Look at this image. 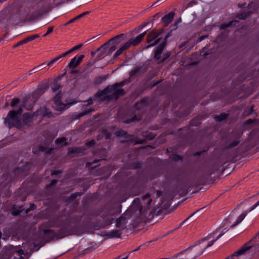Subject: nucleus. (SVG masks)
I'll return each instance as SVG.
<instances>
[{"label":"nucleus","instance_id":"f257e3e1","mask_svg":"<svg viewBox=\"0 0 259 259\" xmlns=\"http://www.w3.org/2000/svg\"><path fill=\"white\" fill-rule=\"evenodd\" d=\"M64 3V0H36L27 8V16L31 20L37 19Z\"/></svg>","mask_w":259,"mask_h":259},{"label":"nucleus","instance_id":"f03ea898","mask_svg":"<svg viewBox=\"0 0 259 259\" xmlns=\"http://www.w3.org/2000/svg\"><path fill=\"white\" fill-rule=\"evenodd\" d=\"M44 232V239L47 242H50L54 239L58 240L69 235L77 234L79 227L77 225L72 226L69 222L66 221L57 232L52 229H45Z\"/></svg>","mask_w":259,"mask_h":259},{"label":"nucleus","instance_id":"7ed1b4c3","mask_svg":"<svg viewBox=\"0 0 259 259\" xmlns=\"http://www.w3.org/2000/svg\"><path fill=\"white\" fill-rule=\"evenodd\" d=\"M125 92L123 89L113 85L107 86L104 90L98 91L95 95V98H99L100 101L110 102L113 99L117 100L120 96H123Z\"/></svg>","mask_w":259,"mask_h":259},{"label":"nucleus","instance_id":"20e7f679","mask_svg":"<svg viewBox=\"0 0 259 259\" xmlns=\"http://www.w3.org/2000/svg\"><path fill=\"white\" fill-rule=\"evenodd\" d=\"M22 107L25 108L28 110H32L33 105H30L27 108L25 105H21L17 110H10L5 118V123L9 128L13 127L19 129L21 128L20 119L23 112Z\"/></svg>","mask_w":259,"mask_h":259},{"label":"nucleus","instance_id":"39448f33","mask_svg":"<svg viewBox=\"0 0 259 259\" xmlns=\"http://www.w3.org/2000/svg\"><path fill=\"white\" fill-rule=\"evenodd\" d=\"M128 214L131 215L132 217H136L137 223H140L145 220L147 212L146 210L143 209L139 198H136L130 207L126 210L125 214Z\"/></svg>","mask_w":259,"mask_h":259},{"label":"nucleus","instance_id":"423d86ee","mask_svg":"<svg viewBox=\"0 0 259 259\" xmlns=\"http://www.w3.org/2000/svg\"><path fill=\"white\" fill-rule=\"evenodd\" d=\"M51 114L52 113L51 112H49L45 108H40L39 110H37L36 112H33V113H24L20 119L21 128L25 126H30L32 123L33 118L35 117H37L39 115H42V116H47L48 117H51Z\"/></svg>","mask_w":259,"mask_h":259},{"label":"nucleus","instance_id":"0eeeda50","mask_svg":"<svg viewBox=\"0 0 259 259\" xmlns=\"http://www.w3.org/2000/svg\"><path fill=\"white\" fill-rule=\"evenodd\" d=\"M146 34V31H145L136 37H132L130 38L127 41L123 44L121 47L118 49L116 52L114 54L113 57V58H116L120 55L124 51L127 50L130 48L131 46H137L139 45V44L142 41V40L144 39L145 35Z\"/></svg>","mask_w":259,"mask_h":259},{"label":"nucleus","instance_id":"6e6552de","mask_svg":"<svg viewBox=\"0 0 259 259\" xmlns=\"http://www.w3.org/2000/svg\"><path fill=\"white\" fill-rule=\"evenodd\" d=\"M162 31L163 29H153L147 34L146 41L148 45L146 47V49L154 47L160 42L161 38H158V36Z\"/></svg>","mask_w":259,"mask_h":259},{"label":"nucleus","instance_id":"1a4fd4ad","mask_svg":"<svg viewBox=\"0 0 259 259\" xmlns=\"http://www.w3.org/2000/svg\"><path fill=\"white\" fill-rule=\"evenodd\" d=\"M131 217V215L125 214V212L124 214H123L121 217L118 218L116 221L115 226L117 228H119L122 230L126 228V225L127 223L126 221L127 218H129Z\"/></svg>","mask_w":259,"mask_h":259},{"label":"nucleus","instance_id":"9d476101","mask_svg":"<svg viewBox=\"0 0 259 259\" xmlns=\"http://www.w3.org/2000/svg\"><path fill=\"white\" fill-rule=\"evenodd\" d=\"M55 104V108L56 110L61 111L65 108V105L61 101V94L60 91L53 99Z\"/></svg>","mask_w":259,"mask_h":259},{"label":"nucleus","instance_id":"9b49d317","mask_svg":"<svg viewBox=\"0 0 259 259\" xmlns=\"http://www.w3.org/2000/svg\"><path fill=\"white\" fill-rule=\"evenodd\" d=\"M84 57L83 55L79 56L76 59V56L74 57L70 60V62L67 65V67L70 68H75L82 62V59Z\"/></svg>","mask_w":259,"mask_h":259},{"label":"nucleus","instance_id":"f8f14e48","mask_svg":"<svg viewBox=\"0 0 259 259\" xmlns=\"http://www.w3.org/2000/svg\"><path fill=\"white\" fill-rule=\"evenodd\" d=\"M166 44L165 41H163L156 48L154 51V58L156 60H159L161 58V55L163 52V49L166 47Z\"/></svg>","mask_w":259,"mask_h":259},{"label":"nucleus","instance_id":"ddd939ff","mask_svg":"<svg viewBox=\"0 0 259 259\" xmlns=\"http://www.w3.org/2000/svg\"><path fill=\"white\" fill-rule=\"evenodd\" d=\"M155 136L156 135L153 133L149 132H144L143 133V137H144L145 139L136 140L135 141V144H143L146 141V140H153L155 138Z\"/></svg>","mask_w":259,"mask_h":259},{"label":"nucleus","instance_id":"4468645a","mask_svg":"<svg viewBox=\"0 0 259 259\" xmlns=\"http://www.w3.org/2000/svg\"><path fill=\"white\" fill-rule=\"evenodd\" d=\"M46 92V88L44 85H38L32 94V97L34 102Z\"/></svg>","mask_w":259,"mask_h":259},{"label":"nucleus","instance_id":"2eb2a0df","mask_svg":"<svg viewBox=\"0 0 259 259\" xmlns=\"http://www.w3.org/2000/svg\"><path fill=\"white\" fill-rule=\"evenodd\" d=\"M165 179L168 181H179L180 178L179 172L175 171H168L165 175Z\"/></svg>","mask_w":259,"mask_h":259},{"label":"nucleus","instance_id":"dca6fc26","mask_svg":"<svg viewBox=\"0 0 259 259\" xmlns=\"http://www.w3.org/2000/svg\"><path fill=\"white\" fill-rule=\"evenodd\" d=\"M175 13L173 12H171L167 14H166L162 18L161 20L164 23V26H168L172 21Z\"/></svg>","mask_w":259,"mask_h":259},{"label":"nucleus","instance_id":"f3484780","mask_svg":"<svg viewBox=\"0 0 259 259\" xmlns=\"http://www.w3.org/2000/svg\"><path fill=\"white\" fill-rule=\"evenodd\" d=\"M126 37V35L124 33H121L111 38L108 43H119L121 41L124 40Z\"/></svg>","mask_w":259,"mask_h":259},{"label":"nucleus","instance_id":"a211bd4d","mask_svg":"<svg viewBox=\"0 0 259 259\" xmlns=\"http://www.w3.org/2000/svg\"><path fill=\"white\" fill-rule=\"evenodd\" d=\"M148 101V99L144 98L142 99L140 102H137L134 106L135 109L137 110L143 109L144 107L147 106Z\"/></svg>","mask_w":259,"mask_h":259},{"label":"nucleus","instance_id":"6ab92c4d","mask_svg":"<svg viewBox=\"0 0 259 259\" xmlns=\"http://www.w3.org/2000/svg\"><path fill=\"white\" fill-rule=\"evenodd\" d=\"M122 233L119 230H112L107 234V236L110 238H120Z\"/></svg>","mask_w":259,"mask_h":259},{"label":"nucleus","instance_id":"aec40b11","mask_svg":"<svg viewBox=\"0 0 259 259\" xmlns=\"http://www.w3.org/2000/svg\"><path fill=\"white\" fill-rule=\"evenodd\" d=\"M253 13L252 11H250L247 12H240L237 14V18L241 20H245L246 18L250 16Z\"/></svg>","mask_w":259,"mask_h":259},{"label":"nucleus","instance_id":"412c9836","mask_svg":"<svg viewBox=\"0 0 259 259\" xmlns=\"http://www.w3.org/2000/svg\"><path fill=\"white\" fill-rule=\"evenodd\" d=\"M142 117L141 115H135L131 118L127 119L123 121V122L126 124L130 123L132 122L139 121L142 119Z\"/></svg>","mask_w":259,"mask_h":259},{"label":"nucleus","instance_id":"4be33fe9","mask_svg":"<svg viewBox=\"0 0 259 259\" xmlns=\"http://www.w3.org/2000/svg\"><path fill=\"white\" fill-rule=\"evenodd\" d=\"M66 140L67 139L65 137L59 138L56 140L55 143L58 146L62 147L67 145Z\"/></svg>","mask_w":259,"mask_h":259},{"label":"nucleus","instance_id":"5701e85b","mask_svg":"<svg viewBox=\"0 0 259 259\" xmlns=\"http://www.w3.org/2000/svg\"><path fill=\"white\" fill-rule=\"evenodd\" d=\"M63 55H64L63 53L59 55L57 57H55V58L53 59L50 61L48 62L47 63V65L49 66H52L54 64H55L56 63H59L60 62L59 60L60 59L65 57V56H64Z\"/></svg>","mask_w":259,"mask_h":259},{"label":"nucleus","instance_id":"b1692460","mask_svg":"<svg viewBox=\"0 0 259 259\" xmlns=\"http://www.w3.org/2000/svg\"><path fill=\"white\" fill-rule=\"evenodd\" d=\"M247 212H244L242 214H241L236 219L235 223L231 225V228H233L238 224H239L240 223H241L243 219L245 218L246 215H247Z\"/></svg>","mask_w":259,"mask_h":259},{"label":"nucleus","instance_id":"393cba45","mask_svg":"<svg viewBox=\"0 0 259 259\" xmlns=\"http://www.w3.org/2000/svg\"><path fill=\"white\" fill-rule=\"evenodd\" d=\"M116 135L117 137H124L125 138H131L133 137V136L128 134L126 132L121 129L116 132Z\"/></svg>","mask_w":259,"mask_h":259},{"label":"nucleus","instance_id":"a878e982","mask_svg":"<svg viewBox=\"0 0 259 259\" xmlns=\"http://www.w3.org/2000/svg\"><path fill=\"white\" fill-rule=\"evenodd\" d=\"M54 148H49L44 146L41 145L38 147V151L40 152H45L47 154H51L54 151Z\"/></svg>","mask_w":259,"mask_h":259},{"label":"nucleus","instance_id":"bb28decb","mask_svg":"<svg viewBox=\"0 0 259 259\" xmlns=\"http://www.w3.org/2000/svg\"><path fill=\"white\" fill-rule=\"evenodd\" d=\"M142 67H137L133 68L132 70H131L129 72L130 78L133 76H134L137 74L141 72L142 70Z\"/></svg>","mask_w":259,"mask_h":259},{"label":"nucleus","instance_id":"cd10ccee","mask_svg":"<svg viewBox=\"0 0 259 259\" xmlns=\"http://www.w3.org/2000/svg\"><path fill=\"white\" fill-rule=\"evenodd\" d=\"M240 142V140H235L225 147V150H229L237 146Z\"/></svg>","mask_w":259,"mask_h":259},{"label":"nucleus","instance_id":"c85d7f7f","mask_svg":"<svg viewBox=\"0 0 259 259\" xmlns=\"http://www.w3.org/2000/svg\"><path fill=\"white\" fill-rule=\"evenodd\" d=\"M228 117V114L225 113H221L219 115L214 116V119L217 121H222L226 119Z\"/></svg>","mask_w":259,"mask_h":259},{"label":"nucleus","instance_id":"c756f323","mask_svg":"<svg viewBox=\"0 0 259 259\" xmlns=\"http://www.w3.org/2000/svg\"><path fill=\"white\" fill-rule=\"evenodd\" d=\"M93 111V110L92 108H90V109H89L88 110H85V111H84L83 112H82L79 113L75 117H73V119L74 120L78 119L80 118H81V117L83 116L84 115H87V114H89L90 113H91Z\"/></svg>","mask_w":259,"mask_h":259},{"label":"nucleus","instance_id":"7c9ffc66","mask_svg":"<svg viewBox=\"0 0 259 259\" xmlns=\"http://www.w3.org/2000/svg\"><path fill=\"white\" fill-rule=\"evenodd\" d=\"M131 82L130 78L125 79L119 82L114 83V86L118 87L119 88H121L125 85V84H127Z\"/></svg>","mask_w":259,"mask_h":259},{"label":"nucleus","instance_id":"2f4dec72","mask_svg":"<svg viewBox=\"0 0 259 259\" xmlns=\"http://www.w3.org/2000/svg\"><path fill=\"white\" fill-rule=\"evenodd\" d=\"M131 82L130 78L125 79L119 82L114 83V86L118 87L119 88H121L125 85V84H127Z\"/></svg>","mask_w":259,"mask_h":259},{"label":"nucleus","instance_id":"473e14b6","mask_svg":"<svg viewBox=\"0 0 259 259\" xmlns=\"http://www.w3.org/2000/svg\"><path fill=\"white\" fill-rule=\"evenodd\" d=\"M237 22H238V21L235 20L229 21L228 23H223L220 26V29H225L233 25L234 23L236 24Z\"/></svg>","mask_w":259,"mask_h":259},{"label":"nucleus","instance_id":"72a5a7b5","mask_svg":"<svg viewBox=\"0 0 259 259\" xmlns=\"http://www.w3.org/2000/svg\"><path fill=\"white\" fill-rule=\"evenodd\" d=\"M82 44H79L78 45H76L73 47H72V48H71L70 49H69L68 51H66V52L64 53V56H65V57L68 55L69 54L76 51V50H77L78 49H79L80 48H81V47H82Z\"/></svg>","mask_w":259,"mask_h":259},{"label":"nucleus","instance_id":"f704fd0d","mask_svg":"<svg viewBox=\"0 0 259 259\" xmlns=\"http://www.w3.org/2000/svg\"><path fill=\"white\" fill-rule=\"evenodd\" d=\"M61 88V87L60 84L57 81H54L52 86V89L54 92H59L60 91L61 92V91L60 90Z\"/></svg>","mask_w":259,"mask_h":259},{"label":"nucleus","instance_id":"c9c22d12","mask_svg":"<svg viewBox=\"0 0 259 259\" xmlns=\"http://www.w3.org/2000/svg\"><path fill=\"white\" fill-rule=\"evenodd\" d=\"M101 133L106 139H110L112 136V134L106 128H102Z\"/></svg>","mask_w":259,"mask_h":259},{"label":"nucleus","instance_id":"e433bc0d","mask_svg":"<svg viewBox=\"0 0 259 259\" xmlns=\"http://www.w3.org/2000/svg\"><path fill=\"white\" fill-rule=\"evenodd\" d=\"M151 197V194L149 193H147L143 197L142 199L143 201L146 200V199H148V201L147 202V207H149L152 200L150 198Z\"/></svg>","mask_w":259,"mask_h":259},{"label":"nucleus","instance_id":"4c0bfd02","mask_svg":"<svg viewBox=\"0 0 259 259\" xmlns=\"http://www.w3.org/2000/svg\"><path fill=\"white\" fill-rule=\"evenodd\" d=\"M22 206L19 207V209H17V208L14 206L13 207L12 214L13 215L16 216L20 214V213L22 211Z\"/></svg>","mask_w":259,"mask_h":259},{"label":"nucleus","instance_id":"58836bf2","mask_svg":"<svg viewBox=\"0 0 259 259\" xmlns=\"http://www.w3.org/2000/svg\"><path fill=\"white\" fill-rule=\"evenodd\" d=\"M39 36H40V35L38 34H36L34 35H32L28 36L26 38L24 39V40L25 44H26V43H27L29 41H31L37 38H38Z\"/></svg>","mask_w":259,"mask_h":259},{"label":"nucleus","instance_id":"ea45409f","mask_svg":"<svg viewBox=\"0 0 259 259\" xmlns=\"http://www.w3.org/2000/svg\"><path fill=\"white\" fill-rule=\"evenodd\" d=\"M218 239H217V238L215 239H213L212 240H211V241H210L208 244L206 246V247H205V248H203V249H200V250H197V248L195 249L194 250L196 252H199L201 250H203V252L204 251V250L208 248V247H209L210 246H211L213 243L217 240Z\"/></svg>","mask_w":259,"mask_h":259},{"label":"nucleus","instance_id":"a19ab883","mask_svg":"<svg viewBox=\"0 0 259 259\" xmlns=\"http://www.w3.org/2000/svg\"><path fill=\"white\" fill-rule=\"evenodd\" d=\"M20 102V100L18 98H13L12 100V102L11 103V106L12 107H15L16 106H17L18 104H19Z\"/></svg>","mask_w":259,"mask_h":259},{"label":"nucleus","instance_id":"79ce46f5","mask_svg":"<svg viewBox=\"0 0 259 259\" xmlns=\"http://www.w3.org/2000/svg\"><path fill=\"white\" fill-rule=\"evenodd\" d=\"M131 166L133 169H137L141 167V164L138 162H134L131 164Z\"/></svg>","mask_w":259,"mask_h":259},{"label":"nucleus","instance_id":"37998d69","mask_svg":"<svg viewBox=\"0 0 259 259\" xmlns=\"http://www.w3.org/2000/svg\"><path fill=\"white\" fill-rule=\"evenodd\" d=\"M79 149L77 148H69L68 149V153L69 154L78 153H79Z\"/></svg>","mask_w":259,"mask_h":259},{"label":"nucleus","instance_id":"c03bdc74","mask_svg":"<svg viewBox=\"0 0 259 259\" xmlns=\"http://www.w3.org/2000/svg\"><path fill=\"white\" fill-rule=\"evenodd\" d=\"M200 123V122L198 119H194L191 121L190 124L192 126H197Z\"/></svg>","mask_w":259,"mask_h":259},{"label":"nucleus","instance_id":"a18cd8bd","mask_svg":"<svg viewBox=\"0 0 259 259\" xmlns=\"http://www.w3.org/2000/svg\"><path fill=\"white\" fill-rule=\"evenodd\" d=\"M170 56V52H167L166 53L162 55V58L160 61V62H163L165 60H166L167 58H168Z\"/></svg>","mask_w":259,"mask_h":259},{"label":"nucleus","instance_id":"49530a36","mask_svg":"<svg viewBox=\"0 0 259 259\" xmlns=\"http://www.w3.org/2000/svg\"><path fill=\"white\" fill-rule=\"evenodd\" d=\"M36 208V206L34 204H31L29 207L27 208L26 210V213H28L29 211L31 210H34Z\"/></svg>","mask_w":259,"mask_h":259},{"label":"nucleus","instance_id":"de8ad7c7","mask_svg":"<svg viewBox=\"0 0 259 259\" xmlns=\"http://www.w3.org/2000/svg\"><path fill=\"white\" fill-rule=\"evenodd\" d=\"M57 182H58V181L56 180H52L50 184L47 185V187H46L47 188H51V187L55 186L56 184H57Z\"/></svg>","mask_w":259,"mask_h":259},{"label":"nucleus","instance_id":"09e8293b","mask_svg":"<svg viewBox=\"0 0 259 259\" xmlns=\"http://www.w3.org/2000/svg\"><path fill=\"white\" fill-rule=\"evenodd\" d=\"M82 195V193L80 192H76L75 193H73L70 196V199L72 200L75 199L78 196H81Z\"/></svg>","mask_w":259,"mask_h":259},{"label":"nucleus","instance_id":"8fccbe9b","mask_svg":"<svg viewBox=\"0 0 259 259\" xmlns=\"http://www.w3.org/2000/svg\"><path fill=\"white\" fill-rule=\"evenodd\" d=\"M89 13V12H88V11L83 12V13L77 15V16H76L75 18L77 19V20H79V19L82 18V17H84L85 15H87Z\"/></svg>","mask_w":259,"mask_h":259},{"label":"nucleus","instance_id":"3c124183","mask_svg":"<svg viewBox=\"0 0 259 259\" xmlns=\"http://www.w3.org/2000/svg\"><path fill=\"white\" fill-rule=\"evenodd\" d=\"M96 144V142L94 140H92L91 141H89L88 142H87L86 143V145L88 146V147H92L93 146H94Z\"/></svg>","mask_w":259,"mask_h":259},{"label":"nucleus","instance_id":"603ef678","mask_svg":"<svg viewBox=\"0 0 259 259\" xmlns=\"http://www.w3.org/2000/svg\"><path fill=\"white\" fill-rule=\"evenodd\" d=\"M252 3H253L252 2H251V3H249V4L247 6H246V3H241V4L239 3V4H238V7L239 8H245V7H250V5H251V4H252Z\"/></svg>","mask_w":259,"mask_h":259},{"label":"nucleus","instance_id":"864d4df0","mask_svg":"<svg viewBox=\"0 0 259 259\" xmlns=\"http://www.w3.org/2000/svg\"><path fill=\"white\" fill-rule=\"evenodd\" d=\"M128 257V254H126V253L122 254L120 255L119 256L116 257L115 259H127Z\"/></svg>","mask_w":259,"mask_h":259},{"label":"nucleus","instance_id":"5fc2aeb1","mask_svg":"<svg viewBox=\"0 0 259 259\" xmlns=\"http://www.w3.org/2000/svg\"><path fill=\"white\" fill-rule=\"evenodd\" d=\"M25 44V42L24 39H23V40L20 41L19 42H17L15 45H13V48H14V49L18 47L23 44Z\"/></svg>","mask_w":259,"mask_h":259},{"label":"nucleus","instance_id":"6e6d98bb","mask_svg":"<svg viewBox=\"0 0 259 259\" xmlns=\"http://www.w3.org/2000/svg\"><path fill=\"white\" fill-rule=\"evenodd\" d=\"M113 221V219L112 218H108V219H106L105 221V225L107 226L111 225V224H112Z\"/></svg>","mask_w":259,"mask_h":259},{"label":"nucleus","instance_id":"4d7b16f0","mask_svg":"<svg viewBox=\"0 0 259 259\" xmlns=\"http://www.w3.org/2000/svg\"><path fill=\"white\" fill-rule=\"evenodd\" d=\"M53 29H54V27L53 26L49 27L47 32L43 35V37H46L48 35H49V34L52 33L53 32Z\"/></svg>","mask_w":259,"mask_h":259},{"label":"nucleus","instance_id":"13d9d810","mask_svg":"<svg viewBox=\"0 0 259 259\" xmlns=\"http://www.w3.org/2000/svg\"><path fill=\"white\" fill-rule=\"evenodd\" d=\"M39 71V69H38V67H34L33 68H32V69H31L29 71V73L28 74L29 75H31L33 73H35L36 72H38Z\"/></svg>","mask_w":259,"mask_h":259},{"label":"nucleus","instance_id":"bf43d9fd","mask_svg":"<svg viewBox=\"0 0 259 259\" xmlns=\"http://www.w3.org/2000/svg\"><path fill=\"white\" fill-rule=\"evenodd\" d=\"M197 4V2L195 0H192L188 3V6L189 7H193L194 5H196Z\"/></svg>","mask_w":259,"mask_h":259},{"label":"nucleus","instance_id":"052dcab7","mask_svg":"<svg viewBox=\"0 0 259 259\" xmlns=\"http://www.w3.org/2000/svg\"><path fill=\"white\" fill-rule=\"evenodd\" d=\"M183 159L182 157L180 156V155H175L172 159L174 160V161H179V160H182Z\"/></svg>","mask_w":259,"mask_h":259},{"label":"nucleus","instance_id":"680f3d73","mask_svg":"<svg viewBox=\"0 0 259 259\" xmlns=\"http://www.w3.org/2000/svg\"><path fill=\"white\" fill-rule=\"evenodd\" d=\"M46 65H47V63H43L40 64L39 65L36 66V67H38V69H39V70H41L42 69L45 68L46 67Z\"/></svg>","mask_w":259,"mask_h":259},{"label":"nucleus","instance_id":"e2e57ef3","mask_svg":"<svg viewBox=\"0 0 259 259\" xmlns=\"http://www.w3.org/2000/svg\"><path fill=\"white\" fill-rule=\"evenodd\" d=\"M208 37V35H202L198 38L197 42H200L202 40H203L204 39H205V38H207Z\"/></svg>","mask_w":259,"mask_h":259},{"label":"nucleus","instance_id":"0e129e2a","mask_svg":"<svg viewBox=\"0 0 259 259\" xmlns=\"http://www.w3.org/2000/svg\"><path fill=\"white\" fill-rule=\"evenodd\" d=\"M258 205H259V200L251 207V208H250V209L249 210V212L253 210L255 208H256Z\"/></svg>","mask_w":259,"mask_h":259},{"label":"nucleus","instance_id":"69168bd1","mask_svg":"<svg viewBox=\"0 0 259 259\" xmlns=\"http://www.w3.org/2000/svg\"><path fill=\"white\" fill-rule=\"evenodd\" d=\"M15 252L19 254V255H24V251L22 249H19L17 250H16Z\"/></svg>","mask_w":259,"mask_h":259},{"label":"nucleus","instance_id":"338daca9","mask_svg":"<svg viewBox=\"0 0 259 259\" xmlns=\"http://www.w3.org/2000/svg\"><path fill=\"white\" fill-rule=\"evenodd\" d=\"M116 49V47L115 46H112V47H111L110 48H109V55H110L111 54V53L113 52H114Z\"/></svg>","mask_w":259,"mask_h":259},{"label":"nucleus","instance_id":"774afa93","mask_svg":"<svg viewBox=\"0 0 259 259\" xmlns=\"http://www.w3.org/2000/svg\"><path fill=\"white\" fill-rule=\"evenodd\" d=\"M62 172V171L60 170H54L52 171V172L51 173V175L52 176H54V175H57L59 174H61Z\"/></svg>","mask_w":259,"mask_h":259}]
</instances>
